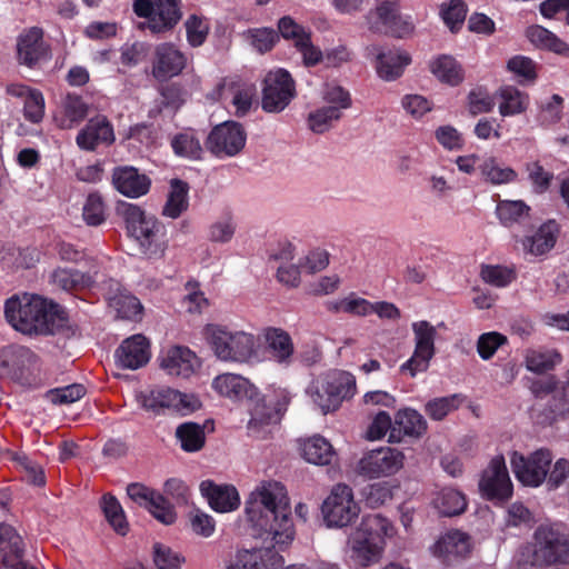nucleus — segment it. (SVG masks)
Here are the masks:
<instances>
[{
	"label": "nucleus",
	"mask_w": 569,
	"mask_h": 569,
	"mask_svg": "<svg viewBox=\"0 0 569 569\" xmlns=\"http://www.w3.org/2000/svg\"><path fill=\"white\" fill-rule=\"evenodd\" d=\"M278 482L263 485L251 492L244 512L252 535L284 550L295 539L289 499Z\"/></svg>",
	"instance_id": "obj_1"
},
{
	"label": "nucleus",
	"mask_w": 569,
	"mask_h": 569,
	"mask_svg": "<svg viewBox=\"0 0 569 569\" xmlns=\"http://www.w3.org/2000/svg\"><path fill=\"white\" fill-rule=\"evenodd\" d=\"M3 309L7 322L23 335H54L68 325L64 309L39 295H13L6 300Z\"/></svg>",
	"instance_id": "obj_2"
},
{
	"label": "nucleus",
	"mask_w": 569,
	"mask_h": 569,
	"mask_svg": "<svg viewBox=\"0 0 569 569\" xmlns=\"http://www.w3.org/2000/svg\"><path fill=\"white\" fill-rule=\"evenodd\" d=\"M212 388L220 396L234 401H247L250 420L247 429L248 435L256 439H266L271 433L273 426L281 420L289 400L283 397L276 406L268 405L259 390L246 378L223 373L216 377Z\"/></svg>",
	"instance_id": "obj_3"
},
{
	"label": "nucleus",
	"mask_w": 569,
	"mask_h": 569,
	"mask_svg": "<svg viewBox=\"0 0 569 569\" xmlns=\"http://www.w3.org/2000/svg\"><path fill=\"white\" fill-rule=\"evenodd\" d=\"M392 523L381 515H366L351 535L349 561L355 568H365L379 560L386 539L392 537Z\"/></svg>",
	"instance_id": "obj_4"
},
{
	"label": "nucleus",
	"mask_w": 569,
	"mask_h": 569,
	"mask_svg": "<svg viewBox=\"0 0 569 569\" xmlns=\"http://www.w3.org/2000/svg\"><path fill=\"white\" fill-rule=\"evenodd\" d=\"M128 233L138 242L140 252L147 259H160L167 249L164 226L139 206L128 204L124 210Z\"/></svg>",
	"instance_id": "obj_5"
},
{
	"label": "nucleus",
	"mask_w": 569,
	"mask_h": 569,
	"mask_svg": "<svg viewBox=\"0 0 569 569\" xmlns=\"http://www.w3.org/2000/svg\"><path fill=\"white\" fill-rule=\"evenodd\" d=\"M204 337L221 361L247 363L257 357V340L252 333L211 323L204 328Z\"/></svg>",
	"instance_id": "obj_6"
},
{
	"label": "nucleus",
	"mask_w": 569,
	"mask_h": 569,
	"mask_svg": "<svg viewBox=\"0 0 569 569\" xmlns=\"http://www.w3.org/2000/svg\"><path fill=\"white\" fill-rule=\"evenodd\" d=\"M40 367L39 356L26 346L10 345L0 351V378L9 379L22 388L39 386Z\"/></svg>",
	"instance_id": "obj_7"
},
{
	"label": "nucleus",
	"mask_w": 569,
	"mask_h": 569,
	"mask_svg": "<svg viewBox=\"0 0 569 569\" xmlns=\"http://www.w3.org/2000/svg\"><path fill=\"white\" fill-rule=\"evenodd\" d=\"M535 557L547 565H569V528L563 523H543L535 535Z\"/></svg>",
	"instance_id": "obj_8"
},
{
	"label": "nucleus",
	"mask_w": 569,
	"mask_h": 569,
	"mask_svg": "<svg viewBox=\"0 0 569 569\" xmlns=\"http://www.w3.org/2000/svg\"><path fill=\"white\" fill-rule=\"evenodd\" d=\"M133 11L153 34L171 31L182 18L180 0H134Z\"/></svg>",
	"instance_id": "obj_9"
},
{
	"label": "nucleus",
	"mask_w": 569,
	"mask_h": 569,
	"mask_svg": "<svg viewBox=\"0 0 569 569\" xmlns=\"http://www.w3.org/2000/svg\"><path fill=\"white\" fill-rule=\"evenodd\" d=\"M313 393V401L326 415L337 410L342 401L353 397L356 379L347 371L333 370L326 373Z\"/></svg>",
	"instance_id": "obj_10"
},
{
	"label": "nucleus",
	"mask_w": 569,
	"mask_h": 569,
	"mask_svg": "<svg viewBox=\"0 0 569 569\" xmlns=\"http://www.w3.org/2000/svg\"><path fill=\"white\" fill-rule=\"evenodd\" d=\"M360 507L353 498L352 489L345 483L336 485L321 505L323 521L329 528H343L359 516Z\"/></svg>",
	"instance_id": "obj_11"
},
{
	"label": "nucleus",
	"mask_w": 569,
	"mask_h": 569,
	"mask_svg": "<svg viewBox=\"0 0 569 569\" xmlns=\"http://www.w3.org/2000/svg\"><path fill=\"white\" fill-rule=\"evenodd\" d=\"M296 82L286 69L270 71L263 79L261 107L266 112L283 111L296 97Z\"/></svg>",
	"instance_id": "obj_12"
},
{
	"label": "nucleus",
	"mask_w": 569,
	"mask_h": 569,
	"mask_svg": "<svg viewBox=\"0 0 569 569\" xmlns=\"http://www.w3.org/2000/svg\"><path fill=\"white\" fill-rule=\"evenodd\" d=\"M552 461L551 451L538 449L525 456L518 451L511 453L512 472L519 482L528 487H539L546 479Z\"/></svg>",
	"instance_id": "obj_13"
},
{
	"label": "nucleus",
	"mask_w": 569,
	"mask_h": 569,
	"mask_svg": "<svg viewBox=\"0 0 569 569\" xmlns=\"http://www.w3.org/2000/svg\"><path fill=\"white\" fill-rule=\"evenodd\" d=\"M415 335L413 355L400 366L401 372H409L410 377H416L419 372L428 370L430 360L436 353L435 340L437 337L436 328L427 320L412 322Z\"/></svg>",
	"instance_id": "obj_14"
},
{
	"label": "nucleus",
	"mask_w": 569,
	"mask_h": 569,
	"mask_svg": "<svg viewBox=\"0 0 569 569\" xmlns=\"http://www.w3.org/2000/svg\"><path fill=\"white\" fill-rule=\"evenodd\" d=\"M247 132L237 121H224L214 126L206 140V148L217 158L234 157L246 146Z\"/></svg>",
	"instance_id": "obj_15"
},
{
	"label": "nucleus",
	"mask_w": 569,
	"mask_h": 569,
	"mask_svg": "<svg viewBox=\"0 0 569 569\" xmlns=\"http://www.w3.org/2000/svg\"><path fill=\"white\" fill-rule=\"evenodd\" d=\"M479 490L482 497L496 503L511 498L513 486L502 456L493 457L482 471Z\"/></svg>",
	"instance_id": "obj_16"
},
{
	"label": "nucleus",
	"mask_w": 569,
	"mask_h": 569,
	"mask_svg": "<svg viewBox=\"0 0 569 569\" xmlns=\"http://www.w3.org/2000/svg\"><path fill=\"white\" fill-rule=\"evenodd\" d=\"M366 19L372 32L391 34L397 38L409 34L413 29L412 23L400 16L398 4L389 0L381 1L370 10Z\"/></svg>",
	"instance_id": "obj_17"
},
{
	"label": "nucleus",
	"mask_w": 569,
	"mask_h": 569,
	"mask_svg": "<svg viewBox=\"0 0 569 569\" xmlns=\"http://www.w3.org/2000/svg\"><path fill=\"white\" fill-rule=\"evenodd\" d=\"M405 456L401 451L381 447L363 455L357 463L358 475L375 479L396 473L403 466Z\"/></svg>",
	"instance_id": "obj_18"
},
{
	"label": "nucleus",
	"mask_w": 569,
	"mask_h": 569,
	"mask_svg": "<svg viewBox=\"0 0 569 569\" xmlns=\"http://www.w3.org/2000/svg\"><path fill=\"white\" fill-rule=\"evenodd\" d=\"M365 52L367 58H375L377 73L385 81H395L400 78L405 68L411 62L407 52L385 50L379 44L367 46Z\"/></svg>",
	"instance_id": "obj_19"
},
{
	"label": "nucleus",
	"mask_w": 569,
	"mask_h": 569,
	"mask_svg": "<svg viewBox=\"0 0 569 569\" xmlns=\"http://www.w3.org/2000/svg\"><path fill=\"white\" fill-rule=\"evenodd\" d=\"M187 66V57L174 43L163 42L156 47L152 76L158 81H167L179 76Z\"/></svg>",
	"instance_id": "obj_20"
},
{
	"label": "nucleus",
	"mask_w": 569,
	"mask_h": 569,
	"mask_svg": "<svg viewBox=\"0 0 569 569\" xmlns=\"http://www.w3.org/2000/svg\"><path fill=\"white\" fill-rule=\"evenodd\" d=\"M111 182L122 196L138 199L151 188V179L133 166H117L112 170Z\"/></svg>",
	"instance_id": "obj_21"
},
{
	"label": "nucleus",
	"mask_w": 569,
	"mask_h": 569,
	"mask_svg": "<svg viewBox=\"0 0 569 569\" xmlns=\"http://www.w3.org/2000/svg\"><path fill=\"white\" fill-rule=\"evenodd\" d=\"M150 357V343L140 333L124 339L114 352L117 366L129 370H137L146 366Z\"/></svg>",
	"instance_id": "obj_22"
},
{
	"label": "nucleus",
	"mask_w": 569,
	"mask_h": 569,
	"mask_svg": "<svg viewBox=\"0 0 569 569\" xmlns=\"http://www.w3.org/2000/svg\"><path fill=\"white\" fill-rule=\"evenodd\" d=\"M471 537L459 529H451L441 535L431 547L435 557L445 563L466 558L471 552Z\"/></svg>",
	"instance_id": "obj_23"
},
{
	"label": "nucleus",
	"mask_w": 569,
	"mask_h": 569,
	"mask_svg": "<svg viewBox=\"0 0 569 569\" xmlns=\"http://www.w3.org/2000/svg\"><path fill=\"white\" fill-rule=\"evenodd\" d=\"M26 556V542L18 530L7 523L0 522V565L7 569H14Z\"/></svg>",
	"instance_id": "obj_24"
},
{
	"label": "nucleus",
	"mask_w": 569,
	"mask_h": 569,
	"mask_svg": "<svg viewBox=\"0 0 569 569\" xmlns=\"http://www.w3.org/2000/svg\"><path fill=\"white\" fill-rule=\"evenodd\" d=\"M17 54L19 62L29 68L47 58L48 46L43 41L42 29L32 27L21 33L17 39Z\"/></svg>",
	"instance_id": "obj_25"
},
{
	"label": "nucleus",
	"mask_w": 569,
	"mask_h": 569,
	"mask_svg": "<svg viewBox=\"0 0 569 569\" xmlns=\"http://www.w3.org/2000/svg\"><path fill=\"white\" fill-rule=\"evenodd\" d=\"M80 149L93 151L101 144H111L114 141L113 127L104 116H97L88 121L76 138Z\"/></svg>",
	"instance_id": "obj_26"
},
{
	"label": "nucleus",
	"mask_w": 569,
	"mask_h": 569,
	"mask_svg": "<svg viewBox=\"0 0 569 569\" xmlns=\"http://www.w3.org/2000/svg\"><path fill=\"white\" fill-rule=\"evenodd\" d=\"M200 492L217 512H230L240 506L238 490L232 485H217L212 480H203Z\"/></svg>",
	"instance_id": "obj_27"
},
{
	"label": "nucleus",
	"mask_w": 569,
	"mask_h": 569,
	"mask_svg": "<svg viewBox=\"0 0 569 569\" xmlns=\"http://www.w3.org/2000/svg\"><path fill=\"white\" fill-rule=\"evenodd\" d=\"M161 367L170 376L189 378L200 367V360L188 347L174 346L161 359Z\"/></svg>",
	"instance_id": "obj_28"
},
{
	"label": "nucleus",
	"mask_w": 569,
	"mask_h": 569,
	"mask_svg": "<svg viewBox=\"0 0 569 569\" xmlns=\"http://www.w3.org/2000/svg\"><path fill=\"white\" fill-rule=\"evenodd\" d=\"M428 428L423 416L416 409L406 408L399 410L395 417V425L389 433V442L401 440V433L411 438L422 437Z\"/></svg>",
	"instance_id": "obj_29"
},
{
	"label": "nucleus",
	"mask_w": 569,
	"mask_h": 569,
	"mask_svg": "<svg viewBox=\"0 0 569 569\" xmlns=\"http://www.w3.org/2000/svg\"><path fill=\"white\" fill-rule=\"evenodd\" d=\"M263 338L270 358L279 365L289 366L295 352L290 335L281 328L268 327L263 330Z\"/></svg>",
	"instance_id": "obj_30"
},
{
	"label": "nucleus",
	"mask_w": 569,
	"mask_h": 569,
	"mask_svg": "<svg viewBox=\"0 0 569 569\" xmlns=\"http://www.w3.org/2000/svg\"><path fill=\"white\" fill-rule=\"evenodd\" d=\"M431 505L441 517H456L466 511L468 501L460 490L445 487L435 492Z\"/></svg>",
	"instance_id": "obj_31"
},
{
	"label": "nucleus",
	"mask_w": 569,
	"mask_h": 569,
	"mask_svg": "<svg viewBox=\"0 0 569 569\" xmlns=\"http://www.w3.org/2000/svg\"><path fill=\"white\" fill-rule=\"evenodd\" d=\"M300 449L303 459L317 466H329L337 457L332 445L321 436H313L305 440Z\"/></svg>",
	"instance_id": "obj_32"
},
{
	"label": "nucleus",
	"mask_w": 569,
	"mask_h": 569,
	"mask_svg": "<svg viewBox=\"0 0 569 569\" xmlns=\"http://www.w3.org/2000/svg\"><path fill=\"white\" fill-rule=\"evenodd\" d=\"M528 40L538 48L569 57V44L542 26H530L526 30Z\"/></svg>",
	"instance_id": "obj_33"
},
{
	"label": "nucleus",
	"mask_w": 569,
	"mask_h": 569,
	"mask_svg": "<svg viewBox=\"0 0 569 569\" xmlns=\"http://www.w3.org/2000/svg\"><path fill=\"white\" fill-rule=\"evenodd\" d=\"M173 153L183 159L197 161L203 156L202 144L193 129L179 132L170 139Z\"/></svg>",
	"instance_id": "obj_34"
},
{
	"label": "nucleus",
	"mask_w": 569,
	"mask_h": 569,
	"mask_svg": "<svg viewBox=\"0 0 569 569\" xmlns=\"http://www.w3.org/2000/svg\"><path fill=\"white\" fill-rule=\"evenodd\" d=\"M188 182L174 178L170 181V191L162 209V214L171 219L179 218L189 207Z\"/></svg>",
	"instance_id": "obj_35"
},
{
	"label": "nucleus",
	"mask_w": 569,
	"mask_h": 569,
	"mask_svg": "<svg viewBox=\"0 0 569 569\" xmlns=\"http://www.w3.org/2000/svg\"><path fill=\"white\" fill-rule=\"evenodd\" d=\"M569 413V399L557 390L551 395L546 406L536 413V423L548 427L552 426L560 419H565Z\"/></svg>",
	"instance_id": "obj_36"
},
{
	"label": "nucleus",
	"mask_w": 569,
	"mask_h": 569,
	"mask_svg": "<svg viewBox=\"0 0 569 569\" xmlns=\"http://www.w3.org/2000/svg\"><path fill=\"white\" fill-rule=\"evenodd\" d=\"M500 98L499 112L502 117H512L527 110L529 96L513 86L501 87L498 91Z\"/></svg>",
	"instance_id": "obj_37"
},
{
	"label": "nucleus",
	"mask_w": 569,
	"mask_h": 569,
	"mask_svg": "<svg viewBox=\"0 0 569 569\" xmlns=\"http://www.w3.org/2000/svg\"><path fill=\"white\" fill-rule=\"evenodd\" d=\"M274 553L269 549L238 550L227 565V569H270L266 559Z\"/></svg>",
	"instance_id": "obj_38"
},
{
	"label": "nucleus",
	"mask_w": 569,
	"mask_h": 569,
	"mask_svg": "<svg viewBox=\"0 0 569 569\" xmlns=\"http://www.w3.org/2000/svg\"><path fill=\"white\" fill-rule=\"evenodd\" d=\"M561 361L562 356L556 349H530L525 357L526 368L538 375L553 370Z\"/></svg>",
	"instance_id": "obj_39"
},
{
	"label": "nucleus",
	"mask_w": 569,
	"mask_h": 569,
	"mask_svg": "<svg viewBox=\"0 0 569 569\" xmlns=\"http://www.w3.org/2000/svg\"><path fill=\"white\" fill-rule=\"evenodd\" d=\"M431 72L443 83L458 86L463 80V71L458 61L448 54H441L430 64Z\"/></svg>",
	"instance_id": "obj_40"
},
{
	"label": "nucleus",
	"mask_w": 569,
	"mask_h": 569,
	"mask_svg": "<svg viewBox=\"0 0 569 569\" xmlns=\"http://www.w3.org/2000/svg\"><path fill=\"white\" fill-rule=\"evenodd\" d=\"M100 507L113 530L120 536H126L129 531V523L119 500L113 495L106 493L100 499Z\"/></svg>",
	"instance_id": "obj_41"
},
{
	"label": "nucleus",
	"mask_w": 569,
	"mask_h": 569,
	"mask_svg": "<svg viewBox=\"0 0 569 569\" xmlns=\"http://www.w3.org/2000/svg\"><path fill=\"white\" fill-rule=\"evenodd\" d=\"M52 281L66 291L87 289L93 283L89 273L72 268L56 269L52 273Z\"/></svg>",
	"instance_id": "obj_42"
},
{
	"label": "nucleus",
	"mask_w": 569,
	"mask_h": 569,
	"mask_svg": "<svg viewBox=\"0 0 569 569\" xmlns=\"http://www.w3.org/2000/svg\"><path fill=\"white\" fill-rule=\"evenodd\" d=\"M557 236L548 224L541 226L532 236L526 237L522 241L523 249L536 257L549 252L556 244Z\"/></svg>",
	"instance_id": "obj_43"
},
{
	"label": "nucleus",
	"mask_w": 569,
	"mask_h": 569,
	"mask_svg": "<svg viewBox=\"0 0 569 569\" xmlns=\"http://www.w3.org/2000/svg\"><path fill=\"white\" fill-rule=\"evenodd\" d=\"M176 436L180 441L181 449L186 452H197L206 442L204 429L196 422L181 423L176 430Z\"/></svg>",
	"instance_id": "obj_44"
},
{
	"label": "nucleus",
	"mask_w": 569,
	"mask_h": 569,
	"mask_svg": "<svg viewBox=\"0 0 569 569\" xmlns=\"http://www.w3.org/2000/svg\"><path fill=\"white\" fill-rule=\"evenodd\" d=\"M530 207L522 200H502L497 204L496 213L505 227L521 223L529 217Z\"/></svg>",
	"instance_id": "obj_45"
},
{
	"label": "nucleus",
	"mask_w": 569,
	"mask_h": 569,
	"mask_svg": "<svg viewBox=\"0 0 569 569\" xmlns=\"http://www.w3.org/2000/svg\"><path fill=\"white\" fill-rule=\"evenodd\" d=\"M463 400L465 396L461 393L433 398L425 405V412L430 419L441 421L450 412L457 410L462 405Z\"/></svg>",
	"instance_id": "obj_46"
},
{
	"label": "nucleus",
	"mask_w": 569,
	"mask_h": 569,
	"mask_svg": "<svg viewBox=\"0 0 569 569\" xmlns=\"http://www.w3.org/2000/svg\"><path fill=\"white\" fill-rule=\"evenodd\" d=\"M177 390L171 388H158L141 396V406L143 409L152 411L154 415H160L164 409H172Z\"/></svg>",
	"instance_id": "obj_47"
},
{
	"label": "nucleus",
	"mask_w": 569,
	"mask_h": 569,
	"mask_svg": "<svg viewBox=\"0 0 569 569\" xmlns=\"http://www.w3.org/2000/svg\"><path fill=\"white\" fill-rule=\"evenodd\" d=\"M244 39L259 53L271 51L279 42V33L269 27L250 28L243 32Z\"/></svg>",
	"instance_id": "obj_48"
},
{
	"label": "nucleus",
	"mask_w": 569,
	"mask_h": 569,
	"mask_svg": "<svg viewBox=\"0 0 569 569\" xmlns=\"http://www.w3.org/2000/svg\"><path fill=\"white\" fill-rule=\"evenodd\" d=\"M186 90L179 83L172 82L162 86L160 99L157 103L159 112L168 111L171 116H174L186 102Z\"/></svg>",
	"instance_id": "obj_49"
},
{
	"label": "nucleus",
	"mask_w": 569,
	"mask_h": 569,
	"mask_svg": "<svg viewBox=\"0 0 569 569\" xmlns=\"http://www.w3.org/2000/svg\"><path fill=\"white\" fill-rule=\"evenodd\" d=\"M481 176L492 184L509 183L516 180L517 173L509 167H501L498 161L490 157L478 164Z\"/></svg>",
	"instance_id": "obj_50"
},
{
	"label": "nucleus",
	"mask_w": 569,
	"mask_h": 569,
	"mask_svg": "<svg viewBox=\"0 0 569 569\" xmlns=\"http://www.w3.org/2000/svg\"><path fill=\"white\" fill-rule=\"evenodd\" d=\"M342 117V112L337 107H321L308 114V128L315 133H323L328 131L333 121H338Z\"/></svg>",
	"instance_id": "obj_51"
},
{
	"label": "nucleus",
	"mask_w": 569,
	"mask_h": 569,
	"mask_svg": "<svg viewBox=\"0 0 569 569\" xmlns=\"http://www.w3.org/2000/svg\"><path fill=\"white\" fill-rule=\"evenodd\" d=\"M110 307H112L119 318L126 320H134L142 313V305L140 300L130 293H118L110 298Z\"/></svg>",
	"instance_id": "obj_52"
},
{
	"label": "nucleus",
	"mask_w": 569,
	"mask_h": 569,
	"mask_svg": "<svg viewBox=\"0 0 569 569\" xmlns=\"http://www.w3.org/2000/svg\"><path fill=\"white\" fill-rule=\"evenodd\" d=\"M481 279L493 287L505 288L516 280L515 268L500 264H483L480 271Z\"/></svg>",
	"instance_id": "obj_53"
},
{
	"label": "nucleus",
	"mask_w": 569,
	"mask_h": 569,
	"mask_svg": "<svg viewBox=\"0 0 569 569\" xmlns=\"http://www.w3.org/2000/svg\"><path fill=\"white\" fill-rule=\"evenodd\" d=\"M440 16L451 32H458L467 16V6L463 0H450L440 7Z\"/></svg>",
	"instance_id": "obj_54"
},
{
	"label": "nucleus",
	"mask_w": 569,
	"mask_h": 569,
	"mask_svg": "<svg viewBox=\"0 0 569 569\" xmlns=\"http://www.w3.org/2000/svg\"><path fill=\"white\" fill-rule=\"evenodd\" d=\"M82 217L90 227H98L106 221V204L98 192H92L87 197L82 208Z\"/></svg>",
	"instance_id": "obj_55"
},
{
	"label": "nucleus",
	"mask_w": 569,
	"mask_h": 569,
	"mask_svg": "<svg viewBox=\"0 0 569 569\" xmlns=\"http://www.w3.org/2000/svg\"><path fill=\"white\" fill-rule=\"evenodd\" d=\"M362 497L369 508H378L392 499L393 486L389 481L368 485L362 490Z\"/></svg>",
	"instance_id": "obj_56"
},
{
	"label": "nucleus",
	"mask_w": 569,
	"mask_h": 569,
	"mask_svg": "<svg viewBox=\"0 0 569 569\" xmlns=\"http://www.w3.org/2000/svg\"><path fill=\"white\" fill-rule=\"evenodd\" d=\"M184 28L187 41L193 48H198L206 42L210 30L207 20L197 14L188 17L184 22Z\"/></svg>",
	"instance_id": "obj_57"
},
{
	"label": "nucleus",
	"mask_w": 569,
	"mask_h": 569,
	"mask_svg": "<svg viewBox=\"0 0 569 569\" xmlns=\"http://www.w3.org/2000/svg\"><path fill=\"white\" fill-rule=\"evenodd\" d=\"M563 99L555 93L547 101L539 104L538 121L542 126L558 123L562 118Z\"/></svg>",
	"instance_id": "obj_58"
},
{
	"label": "nucleus",
	"mask_w": 569,
	"mask_h": 569,
	"mask_svg": "<svg viewBox=\"0 0 569 569\" xmlns=\"http://www.w3.org/2000/svg\"><path fill=\"white\" fill-rule=\"evenodd\" d=\"M507 69L520 78L519 82H533L537 74L536 62L525 56H515L507 62Z\"/></svg>",
	"instance_id": "obj_59"
},
{
	"label": "nucleus",
	"mask_w": 569,
	"mask_h": 569,
	"mask_svg": "<svg viewBox=\"0 0 569 569\" xmlns=\"http://www.w3.org/2000/svg\"><path fill=\"white\" fill-rule=\"evenodd\" d=\"M507 343L508 339L505 335L497 331L485 332L478 338L477 352L482 360H489L500 347Z\"/></svg>",
	"instance_id": "obj_60"
},
{
	"label": "nucleus",
	"mask_w": 569,
	"mask_h": 569,
	"mask_svg": "<svg viewBox=\"0 0 569 569\" xmlns=\"http://www.w3.org/2000/svg\"><path fill=\"white\" fill-rule=\"evenodd\" d=\"M147 510L161 523L172 525L177 520V512L168 498L158 492Z\"/></svg>",
	"instance_id": "obj_61"
},
{
	"label": "nucleus",
	"mask_w": 569,
	"mask_h": 569,
	"mask_svg": "<svg viewBox=\"0 0 569 569\" xmlns=\"http://www.w3.org/2000/svg\"><path fill=\"white\" fill-rule=\"evenodd\" d=\"M86 395V388L81 383L51 389L47 398L54 405H69L80 400Z\"/></svg>",
	"instance_id": "obj_62"
},
{
	"label": "nucleus",
	"mask_w": 569,
	"mask_h": 569,
	"mask_svg": "<svg viewBox=\"0 0 569 569\" xmlns=\"http://www.w3.org/2000/svg\"><path fill=\"white\" fill-rule=\"evenodd\" d=\"M183 558L168 546L160 542L153 545V562L157 569H181Z\"/></svg>",
	"instance_id": "obj_63"
},
{
	"label": "nucleus",
	"mask_w": 569,
	"mask_h": 569,
	"mask_svg": "<svg viewBox=\"0 0 569 569\" xmlns=\"http://www.w3.org/2000/svg\"><path fill=\"white\" fill-rule=\"evenodd\" d=\"M23 117L31 123H40L44 117V98L40 90L28 94L23 104Z\"/></svg>",
	"instance_id": "obj_64"
}]
</instances>
